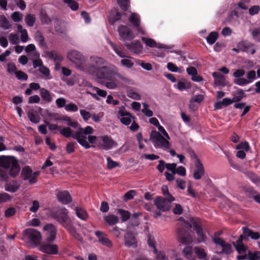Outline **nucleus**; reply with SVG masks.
I'll use <instances>...</instances> for the list:
<instances>
[{
	"label": "nucleus",
	"instance_id": "b1692460",
	"mask_svg": "<svg viewBox=\"0 0 260 260\" xmlns=\"http://www.w3.org/2000/svg\"><path fill=\"white\" fill-rule=\"evenodd\" d=\"M243 238H245V237L243 235H241L239 239L237 241L236 243L235 244L234 243V245H235L237 250L240 253H246L247 251L246 247H245L242 243Z\"/></svg>",
	"mask_w": 260,
	"mask_h": 260
},
{
	"label": "nucleus",
	"instance_id": "7c9ffc66",
	"mask_svg": "<svg viewBox=\"0 0 260 260\" xmlns=\"http://www.w3.org/2000/svg\"><path fill=\"white\" fill-rule=\"evenodd\" d=\"M105 221L109 225H114L118 222L119 219L117 216L108 215L104 217Z\"/></svg>",
	"mask_w": 260,
	"mask_h": 260
},
{
	"label": "nucleus",
	"instance_id": "37998d69",
	"mask_svg": "<svg viewBox=\"0 0 260 260\" xmlns=\"http://www.w3.org/2000/svg\"><path fill=\"white\" fill-rule=\"evenodd\" d=\"M247 8L248 7L245 4V3L241 1L238 3V7L235 8L234 14L237 17H240L241 16V13L239 12V9L246 10Z\"/></svg>",
	"mask_w": 260,
	"mask_h": 260
},
{
	"label": "nucleus",
	"instance_id": "f3484780",
	"mask_svg": "<svg viewBox=\"0 0 260 260\" xmlns=\"http://www.w3.org/2000/svg\"><path fill=\"white\" fill-rule=\"evenodd\" d=\"M205 173V170L203 165L197 159L195 162V169L193 174V177L196 180L202 178Z\"/></svg>",
	"mask_w": 260,
	"mask_h": 260
},
{
	"label": "nucleus",
	"instance_id": "20e7f679",
	"mask_svg": "<svg viewBox=\"0 0 260 260\" xmlns=\"http://www.w3.org/2000/svg\"><path fill=\"white\" fill-rule=\"evenodd\" d=\"M93 132V129L90 126H87L84 128L79 126L78 131L75 134V136H73V138L76 139L78 142L86 149L89 148L90 143L88 137L91 136Z\"/></svg>",
	"mask_w": 260,
	"mask_h": 260
},
{
	"label": "nucleus",
	"instance_id": "9d476101",
	"mask_svg": "<svg viewBox=\"0 0 260 260\" xmlns=\"http://www.w3.org/2000/svg\"><path fill=\"white\" fill-rule=\"evenodd\" d=\"M39 250L47 254L55 255L58 252V247L55 244L43 242L39 246Z\"/></svg>",
	"mask_w": 260,
	"mask_h": 260
},
{
	"label": "nucleus",
	"instance_id": "a211bd4d",
	"mask_svg": "<svg viewBox=\"0 0 260 260\" xmlns=\"http://www.w3.org/2000/svg\"><path fill=\"white\" fill-rule=\"evenodd\" d=\"M142 40L143 41V42H144L146 44V45L147 46L150 47H157V48H165V49H167L172 48V47L167 46L166 45H165L163 44H160V43L157 44L156 42L154 40L150 39V38L143 37L142 38Z\"/></svg>",
	"mask_w": 260,
	"mask_h": 260
},
{
	"label": "nucleus",
	"instance_id": "6e6552de",
	"mask_svg": "<svg viewBox=\"0 0 260 260\" xmlns=\"http://www.w3.org/2000/svg\"><path fill=\"white\" fill-rule=\"evenodd\" d=\"M212 241L215 245L216 252L222 254H230L232 251L231 245L226 243L222 239L215 235L212 237Z\"/></svg>",
	"mask_w": 260,
	"mask_h": 260
},
{
	"label": "nucleus",
	"instance_id": "e433bc0d",
	"mask_svg": "<svg viewBox=\"0 0 260 260\" xmlns=\"http://www.w3.org/2000/svg\"><path fill=\"white\" fill-rule=\"evenodd\" d=\"M59 131L60 133L66 138L73 137V136H75V134L73 133L72 129L69 127H60L59 128Z\"/></svg>",
	"mask_w": 260,
	"mask_h": 260
},
{
	"label": "nucleus",
	"instance_id": "a19ab883",
	"mask_svg": "<svg viewBox=\"0 0 260 260\" xmlns=\"http://www.w3.org/2000/svg\"><path fill=\"white\" fill-rule=\"evenodd\" d=\"M167 69L172 72H177L181 73L184 71V69L183 67H177L172 62H168L167 63Z\"/></svg>",
	"mask_w": 260,
	"mask_h": 260
},
{
	"label": "nucleus",
	"instance_id": "49530a36",
	"mask_svg": "<svg viewBox=\"0 0 260 260\" xmlns=\"http://www.w3.org/2000/svg\"><path fill=\"white\" fill-rule=\"evenodd\" d=\"M147 243L149 246L152 248L153 253H157V250L155 246L156 242L154 238L151 236H149L148 237Z\"/></svg>",
	"mask_w": 260,
	"mask_h": 260
},
{
	"label": "nucleus",
	"instance_id": "1a4fd4ad",
	"mask_svg": "<svg viewBox=\"0 0 260 260\" xmlns=\"http://www.w3.org/2000/svg\"><path fill=\"white\" fill-rule=\"evenodd\" d=\"M38 171L32 173L31 169L28 166H26L22 169L21 175L24 180H28L30 184H34L37 182V178L39 175Z\"/></svg>",
	"mask_w": 260,
	"mask_h": 260
},
{
	"label": "nucleus",
	"instance_id": "338daca9",
	"mask_svg": "<svg viewBox=\"0 0 260 260\" xmlns=\"http://www.w3.org/2000/svg\"><path fill=\"white\" fill-rule=\"evenodd\" d=\"M248 257L250 260H259L260 252L255 251L254 252L249 253Z\"/></svg>",
	"mask_w": 260,
	"mask_h": 260
},
{
	"label": "nucleus",
	"instance_id": "a18cd8bd",
	"mask_svg": "<svg viewBox=\"0 0 260 260\" xmlns=\"http://www.w3.org/2000/svg\"><path fill=\"white\" fill-rule=\"evenodd\" d=\"M39 70L40 72L44 76L46 79L48 80L52 78L50 75V70L46 67L44 66H41V68H39Z\"/></svg>",
	"mask_w": 260,
	"mask_h": 260
},
{
	"label": "nucleus",
	"instance_id": "6e6d98bb",
	"mask_svg": "<svg viewBox=\"0 0 260 260\" xmlns=\"http://www.w3.org/2000/svg\"><path fill=\"white\" fill-rule=\"evenodd\" d=\"M64 109L68 112H75L78 110V107L76 104L70 103L66 105Z\"/></svg>",
	"mask_w": 260,
	"mask_h": 260
},
{
	"label": "nucleus",
	"instance_id": "9b49d317",
	"mask_svg": "<svg viewBox=\"0 0 260 260\" xmlns=\"http://www.w3.org/2000/svg\"><path fill=\"white\" fill-rule=\"evenodd\" d=\"M117 117L122 123L126 125L129 124L134 118L132 115L123 107L119 108Z\"/></svg>",
	"mask_w": 260,
	"mask_h": 260
},
{
	"label": "nucleus",
	"instance_id": "8fccbe9b",
	"mask_svg": "<svg viewBox=\"0 0 260 260\" xmlns=\"http://www.w3.org/2000/svg\"><path fill=\"white\" fill-rule=\"evenodd\" d=\"M63 1L72 10L76 11L78 9V5L75 1L73 0H63Z\"/></svg>",
	"mask_w": 260,
	"mask_h": 260
},
{
	"label": "nucleus",
	"instance_id": "a878e982",
	"mask_svg": "<svg viewBox=\"0 0 260 260\" xmlns=\"http://www.w3.org/2000/svg\"><path fill=\"white\" fill-rule=\"evenodd\" d=\"M136 243L135 237L133 234L127 232L125 235V245L127 247L132 246Z\"/></svg>",
	"mask_w": 260,
	"mask_h": 260
},
{
	"label": "nucleus",
	"instance_id": "603ef678",
	"mask_svg": "<svg viewBox=\"0 0 260 260\" xmlns=\"http://www.w3.org/2000/svg\"><path fill=\"white\" fill-rule=\"evenodd\" d=\"M196 254L198 255L199 258L203 259L206 256V253L205 250L198 247H195L194 248Z\"/></svg>",
	"mask_w": 260,
	"mask_h": 260
},
{
	"label": "nucleus",
	"instance_id": "3c124183",
	"mask_svg": "<svg viewBox=\"0 0 260 260\" xmlns=\"http://www.w3.org/2000/svg\"><path fill=\"white\" fill-rule=\"evenodd\" d=\"M161 191L163 194L166 196V198H167V200H169L170 201H174L175 200V198L170 194L167 186L163 185L161 187Z\"/></svg>",
	"mask_w": 260,
	"mask_h": 260
},
{
	"label": "nucleus",
	"instance_id": "393cba45",
	"mask_svg": "<svg viewBox=\"0 0 260 260\" xmlns=\"http://www.w3.org/2000/svg\"><path fill=\"white\" fill-rule=\"evenodd\" d=\"M180 91H183L191 87V84L185 79H182L178 81L177 84L175 85Z\"/></svg>",
	"mask_w": 260,
	"mask_h": 260
},
{
	"label": "nucleus",
	"instance_id": "864d4df0",
	"mask_svg": "<svg viewBox=\"0 0 260 260\" xmlns=\"http://www.w3.org/2000/svg\"><path fill=\"white\" fill-rule=\"evenodd\" d=\"M185 257L189 259L192 257V249L191 246H186L182 251Z\"/></svg>",
	"mask_w": 260,
	"mask_h": 260
},
{
	"label": "nucleus",
	"instance_id": "473e14b6",
	"mask_svg": "<svg viewBox=\"0 0 260 260\" xmlns=\"http://www.w3.org/2000/svg\"><path fill=\"white\" fill-rule=\"evenodd\" d=\"M117 213L120 215L122 222L127 221L131 215L129 211L121 209H118Z\"/></svg>",
	"mask_w": 260,
	"mask_h": 260
},
{
	"label": "nucleus",
	"instance_id": "4468645a",
	"mask_svg": "<svg viewBox=\"0 0 260 260\" xmlns=\"http://www.w3.org/2000/svg\"><path fill=\"white\" fill-rule=\"evenodd\" d=\"M119 34L121 39L124 40H131L133 37V32L128 27L121 25L118 28Z\"/></svg>",
	"mask_w": 260,
	"mask_h": 260
},
{
	"label": "nucleus",
	"instance_id": "0eeeda50",
	"mask_svg": "<svg viewBox=\"0 0 260 260\" xmlns=\"http://www.w3.org/2000/svg\"><path fill=\"white\" fill-rule=\"evenodd\" d=\"M41 238V233L36 230L28 229L23 232L22 239L25 242L29 243L34 247L38 245Z\"/></svg>",
	"mask_w": 260,
	"mask_h": 260
},
{
	"label": "nucleus",
	"instance_id": "bb28decb",
	"mask_svg": "<svg viewBox=\"0 0 260 260\" xmlns=\"http://www.w3.org/2000/svg\"><path fill=\"white\" fill-rule=\"evenodd\" d=\"M120 14L116 9L112 10L108 16V19L110 23L113 24L115 21L120 19Z\"/></svg>",
	"mask_w": 260,
	"mask_h": 260
},
{
	"label": "nucleus",
	"instance_id": "680f3d73",
	"mask_svg": "<svg viewBox=\"0 0 260 260\" xmlns=\"http://www.w3.org/2000/svg\"><path fill=\"white\" fill-rule=\"evenodd\" d=\"M107 167L109 169H112L119 166V164L117 162L114 161L110 157L107 158Z\"/></svg>",
	"mask_w": 260,
	"mask_h": 260
},
{
	"label": "nucleus",
	"instance_id": "6ab92c4d",
	"mask_svg": "<svg viewBox=\"0 0 260 260\" xmlns=\"http://www.w3.org/2000/svg\"><path fill=\"white\" fill-rule=\"evenodd\" d=\"M56 196L58 200L63 204H67L72 201L71 197L67 191H58Z\"/></svg>",
	"mask_w": 260,
	"mask_h": 260
},
{
	"label": "nucleus",
	"instance_id": "ea45409f",
	"mask_svg": "<svg viewBox=\"0 0 260 260\" xmlns=\"http://www.w3.org/2000/svg\"><path fill=\"white\" fill-rule=\"evenodd\" d=\"M25 51L27 53L32 52V57L34 58H38L39 54L36 51V47L34 44H29L26 48Z\"/></svg>",
	"mask_w": 260,
	"mask_h": 260
},
{
	"label": "nucleus",
	"instance_id": "0e129e2a",
	"mask_svg": "<svg viewBox=\"0 0 260 260\" xmlns=\"http://www.w3.org/2000/svg\"><path fill=\"white\" fill-rule=\"evenodd\" d=\"M7 71L10 74H15L17 71L15 64L13 62L8 63L7 64Z\"/></svg>",
	"mask_w": 260,
	"mask_h": 260
},
{
	"label": "nucleus",
	"instance_id": "774afa93",
	"mask_svg": "<svg viewBox=\"0 0 260 260\" xmlns=\"http://www.w3.org/2000/svg\"><path fill=\"white\" fill-rule=\"evenodd\" d=\"M251 33L255 40L260 42V28L251 30Z\"/></svg>",
	"mask_w": 260,
	"mask_h": 260
},
{
	"label": "nucleus",
	"instance_id": "72a5a7b5",
	"mask_svg": "<svg viewBox=\"0 0 260 260\" xmlns=\"http://www.w3.org/2000/svg\"><path fill=\"white\" fill-rule=\"evenodd\" d=\"M129 21L134 26H139L140 24L139 16L136 13H132L129 18Z\"/></svg>",
	"mask_w": 260,
	"mask_h": 260
},
{
	"label": "nucleus",
	"instance_id": "ddd939ff",
	"mask_svg": "<svg viewBox=\"0 0 260 260\" xmlns=\"http://www.w3.org/2000/svg\"><path fill=\"white\" fill-rule=\"evenodd\" d=\"M43 230L46 236V240L48 242L53 241L56 237V229L52 224H48L44 226Z\"/></svg>",
	"mask_w": 260,
	"mask_h": 260
},
{
	"label": "nucleus",
	"instance_id": "4be33fe9",
	"mask_svg": "<svg viewBox=\"0 0 260 260\" xmlns=\"http://www.w3.org/2000/svg\"><path fill=\"white\" fill-rule=\"evenodd\" d=\"M193 229L195 230L198 238L197 239L198 243L205 242L206 240L207 237L205 235L202 229L196 223L193 224Z\"/></svg>",
	"mask_w": 260,
	"mask_h": 260
},
{
	"label": "nucleus",
	"instance_id": "c85d7f7f",
	"mask_svg": "<svg viewBox=\"0 0 260 260\" xmlns=\"http://www.w3.org/2000/svg\"><path fill=\"white\" fill-rule=\"evenodd\" d=\"M243 231L244 234L246 236L250 237L253 239L257 240L260 237V235L258 233L253 232L251 230L247 228H243Z\"/></svg>",
	"mask_w": 260,
	"mask_h": 260
},
{
	"label": "nucleus",
	"instance_id": "79ce46f5",
	"mask_svg": "<svg viewBox=\"0 0 260 260\" xmlns=\"http://www.w3.org/2000/svg\"><path fill=\"white\" fill-rule=\"evenodd\" d=\"M40 93L43 99L47 102H50L52 100L51 96L49 92L45 88H42L40 90Z\"/></svg>",
	"mask_w": 260,
	"mask_h": 260
},
{
	"label": "nucleus",
	"instance_id": "58836bf2",
	"mask_svg": "<svg viewBox=\"0 0 260 260\" xmlns=\"http://www.w3.org/2000/svg\"><path fill=\"white\" fill-rule=\"evenodd\" d=\"M9 174L12 177H15L19 174L20 168L17 163V161L12 165L10 168Z\"/></svg>",
	"mask_w": 260,
	"mask_h": 260
},
{
	"label": "nucleus",
	"instance_id": "dca6fc26",
	"mask_svg": "<svg viewBox=\"0 0 260 260\" xmlns=\"http://www.w3.org/2000/svg\"><path fill=\"white\" fill-rule=\"evenodd\" d=\"M95 235L98 237V240L101 244L108 248L112 247V242L108 239L107 236L104 233L99 231L95 232Z\"/></svg>",
	"mask_w": 260,
	"mask_h": 260
},
{
	"label": "nucleus",
	"instance_id": "4d7b16f0",
	"mask_svg": "<svg viewBox=\"0 0 260 260\" xmlns=\"http://www.w3.org/2000/svg\"><path fill=\"white\" fill-rule=\"evenodd\" d=\"M80 114L84 121H87L91 116V114L87 111L84 109L80 110Z\"/></svg>",
	"mask_w": 260,
	"mask_h": 260
},
{
	"label": "nucleus",
	"instance_id": "cd10ccee",
	"mask_svg": "<svg viewBox=\"0 0 260 260\" xmlns=\"http://www.w3.org/2000/svg\"><path fill=\"white\" fill-rule=\"evenodd\" d=\"M27 116L30 120L33 123H37L40 121V118L38 113L34 110H30L27 113Z\"/></svg>",
	"mask_w": 260,
	"mask_h": 260
},
{
	"label": "nucleus",
	"instance_id": "c756f323",
	"mask_svg": "<svg viewBox=\"0 0 260 260\" xmlns=\"http://www.w3.org/2000/svg\"><path fill=\"white\" fill-rule=\"evenodd\" d=\"M251 46H252V44L246 42L239 43L238 45L239 49L245 51L250 52L251 54H253L255 52L254 49L249 50V47Z\"/></svg>",
	"mask_w": 260,
	"mask_h": 260
},
{
	"label": "nucleus",
	"instance_id": "c9c22d12",
	"mask_svg": "<svg viewBox=\"0 0 260 260\" xmlns=\"http://www.w3.org/2000/svg\"><path fill=\"white\" fill-rule=\"evenodd\" d=\"M218 37V34L216 31H212L206 38V41L210 45L213 44Z\"/></svg>",
	"mask_w": 260,
	"mask_h": 260
},
{
	"label": "nucleus",
	"instance_id": "09e8293b",
	"mask_svg": "<svg viewBox=\"0 0 260 260\" xmlns=\"http://www.w3.org/2000/svg\"><path fill=\"white\" fill-rule=\"evenodd\" d=\"M5 189L9 192H15L19 188L17 182H14L13 184H7L5 186Z\"/></svg>",
	"mask_w": 260,
	"mask_h": 260
},
{
	"label": "nucleus",
	"instance_id": "f704fd0d",
	"mask_svg": "<svg viewBox=\"0 0 260 260\" xmlns=\"http://www.w3.org/2000/svg\"><path fill=\"white\" fill-rule=\"evenodd\" d=\"M112 71L113 70L111 68V77H110L109 79H107L109 80L107 81L105 84V85L107 88L111 89H115L118 86L117 83L115 80H110V79L113 77V74Z\"/></svg>",
	"mask_w": 260,
	"mask_h": 260
},
{
	"label": "nucleus",
	"instance_id": "052dcab7",
	"mask_svg": "<svg viewBox=\"0 0 260 260\" xmlns=\"http://www.w3.org/2000/svg\"><path fill=\"white\" fill-rule=\"evenodd\" d=\"M121 64L127 68H132L134 66V62L132 60L128 58L123 59L121 60Z\"/></svg>",
	"mask_w": 260,
	"mask_h": 260
},
{
	"label": "nucleus",
	"instance_id": "2eb2a0df",
	"mask_svg": "<svg viewBox=\"0 0 260 260\" xmlns=\"http://www.w3.org/2000/svg\"><path fill=\"white\" fill-rule=\"evenodd\" d=\"M17 162L14 157L10 156H0V166L5 168H10Z\"/></svg>",
	"mask_w": 260,
	"mask_h": 260
},
{
	"label": "nucleus",
	"instance_id": "f8f14e48",
	"mask_svg": "<svg viewBox=\"0 0 260 260\" xmlns=\"http://www.w3.org/2000/svg\"><path fill=\"white\" fill-rule=\"evenodd\" d=\"M172 202L167 200V198L164 199L161 197H158L155 199L154 203L158 209L165 212L170 210L171 207L170 203Z\"/></svg>",
	"mask_w": 260,
	"mask_h": 260
},
{
	"label": "nucleus",
	"instance_id": "423d86ee",
	"mask_svg": "<svg viewBox=\"0 0 260 260\" xmlns=\"http://www.w3.org/2000/svg\"><path fill=\"white\" fill-rule=\"evenodd\" d=\"M69 60L75 64V67L82 71L85 70L86 60L84 56L77 50L70 51L67 55Z\"/></svg>",
	"mask_w": 260,
	"mask_h": 260
},
{
	"label": "nucleus",
	"instance_id": "e2e57ef3",
	"mask_svg": "<svg viewBox=\"0 0 260 260\" xmlns=\"http://www.w3.org/2000/svg\"><path fill=\"white\" fill-rule=\"evenodd\" d=\"M11 17L14 22H20L23 18V15L19 12H14L11 14Z\"/></svg>",
	"mask_w": 260,
	"mask_h": 260
},
{
	"label": "nucleus",
	"instance_id": "de8ad7c7",
	"mask_svg": "<svg viewBox=\"0 0 260 260\" xmlns=\"http://www.w3.org/2000/svg\"><path fill=\"white\" fill-rule=\"evenodd\" d=\"M143 107L142 112L145 116L149 117L153 115V112L149 108V105L147 103H143Z\"/></svg>",
	"mask_w": 260,
	"mask_h": 260
},
{
	"label": "nucleus",
	"instance_id": "13d9d810",
	"mask_svg": "<svg viewBox=\"0 0 260 260\" xmlns=\"http://www.w3.org/2000/svg\"><path fill=\"white\" fill-rule=\"evenodd\" d=\"M9 39L12 44H17L20 42L18 35L17 34H10L9 36Z\"/></svg>",
	"mask_w": 260,
	"mask_h": 260
},
{
	"label": "nucleus",
	"instance_id": "c03bdc74",
	"mask_svg": "<svg viewBox=\"0 0 260 260\" xmlns=\"http://www.w3.org/2000/svg\"><path fill=\"white\" fill-rule=\"evenodd\" d=\"M25 22L28 26H32L36 21V17L34 15L28 14L25 17Z\"/></svg>",
	"mask_w": 260,
	"mask_h": 260
},
{
	"label": "nucleus",
	"instance_id": "aec40b11",
	"mask_svg": "<svg viewBox=\"0 0 260 260\" xmlns=\"http://www.w3.org/2000/svg\"><path fill=\"white\" fill-rule=\"evenodd\" d=\"M212 76L214 79V84L216 86H224L226 84L225 77L219 72H214Z\"/></svg>",
	"mask_w": 260,
	"mask_h": 260
},
{
	"label": "nucleus",
	"instance_id": "5701e85b",
	"mask_svg": "<svg viewBox=\"0 0 260 260\" xmlns=\"http://www.w3.org/2000/svg\"><path fill=\"white\" fill-rule=\"evenodd\" d=\"M92 91L95 92V93H92L91 92H90L89 91H88L87 92L88 94L91 95L92 98L96 99V100H100L98 95L100 96L101 97H103V98H105L107 96V94L106 91L103 90V89H101L96 87H93L92 88Z\"/></svg>",
	"mask_w": 260,
	"mask_h": 260
},
{
	"label": "nucleus",
	"instance_id": "2f4dec72",
	"mask_svg": "<svg viewBox=\"0 0 260 260\" xmlns=\"http://www.w3.org/2000/svg\"><path fill=\"white\" fill-rule=\"evenodd\" d=\"M75 211L77 217L81 220H86L88 218V214L87 212L83 209L76 207Z\"/></svg>",
	"mask_w": 260,
	"mask_h": 260
},
{
	"label": "nucleus",
	"instance_id": "bf43d9fd",
	"mask_svg": "<svg viewBox=\"0 0 260 260\" xmlns=\"http://www.w3.org/2000/svg\"><path fill=\"white\" fill-rule=\"evenodd\" d=\"M136 194V192L135 190H130L124 195L123 200L125 202H126L128 200L132 199Z\"/></svg>",
	"mask_w": 260,
	"mask_h": 260
},
{
	"label": "nucleus",
	"instance_id": "7ed1b4c3",
	"mask_svg": "<svg viewBox=\"0 0 260 260\" xmlns=\"http://www.w3.org/2000/svg\"><path fill=\"white\" fill-rule=\"evenodd\" d=\"M56 220L59 222L63 224V226L77 240L82 241L83 240L82 236L76 230L75 228L68 222V212L66 209H61L55 216Z\"/></svg>",
	"mask_w": 260,
	"mask_h": 260
},
{
	"label": "nucleus",
	"instance_id": "f03ea898",
	"mask_svg": "<svg viewBox=\"0 0 260 260\" xmlns=\"http://www.w3.org/2000/svg\"><path fill=\"white\" fill-rule=\"evenodd\" d=\"M89 142L91 144L95 143L100 149L108 150L117 146V143L111 137L107 135L96 137L94 136H89Z\"/></svg>",
	"mask_w": 260,
	"mask_h": 260
},
{
	"label": "nucleus",
	"instance_id": "69168bd1",
	"mask_svg": "<svg viewBox=\"0 0 260 260\" xmlns=\"http://www.w3.org/2000/svg\"><path fill=\"white\" fill-rule=\"evenodd\" d=\"M127 96L134 100H139L141 99V96L136 91L133 90H129L127 92Z\"/></svg>",
	"mask_w": 260,
	"mask_h": 260
},
{
	"label": "nucleus",
	"instance_id": "f257e3e1",
	"mask_svg": "<svg viewBox=\"0 0 260 260\" xmlns=\"http://www.w3.org/2000/svg\"><path fill=\"white\" fill-rule=\"evenodd\" d=\"M105 63L102 58L91 57L88 64H85V69L82 71L99 79H109L111 77V68L105 66Z\"/></svg>",
	"mask_w": 260,
	"mask_h": 260
},
{
	"label": "nucleus",
	"instance_id": "5fc2aeb1",
	"mask_svg": "<svg viewBox=\"0 0 260 260\" xmlns=\"http://www.w3.org/2000/svg\"><path fill=\"white\" fill-rule=\"evenodd\" d=\"M234 83L240 86H243L250 83V81L243 78H236L234 80Z\"/></svg>",
	"mask_w": 260,
	"mask_h": 260
},
{
	"label": "nucleus",
	"instance_id": "4c0bfd02",
	"mask_svg": "<svg viewBox=\"0 0 260 260\" xmlns=\"http://www.w3.org/2000/svg\"><path fill=\"white\" fill-rule=\"evenodd\" d=\"M0 26L4 29H8L11 27L9 21L4 15H0Z\"/></svg>",
	"mask_w": 260,
	"mask_h": 260
},
{
	"label": "nucleus",
	"instance_id": "412c9836",
	"mask_svg": "<svg viewBox=\"0 0 260 260\" xmlns=\"http://www.w3.org/2000/svg\"><path fill=\"white\" fill-rule=\"evenodd\" d=\"M179 241L183 244H189L192 242V239L190 235L188 233L183 231H178Z\"/></svg>",
	"mask_w": 260,
	"mask_h": 260
},
{
	"label": "nucleus",
	"instance_id": "39448f33",
	"mask_svg": "<svg viewBox=\"0 0 260 260\" xmlns=\"http://www.w3.org/2000/svg\"><path fill=\"white\" fill-rule=\"evenodd\" d=\"M150 138L154 146L156 148H161L164 150H168L171 147L169 140L156 131H152Z\"/></svg>",
	"mask_w": 260,
	"mask_h": 260
}]
</instances>
